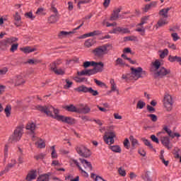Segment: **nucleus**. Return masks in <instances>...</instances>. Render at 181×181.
Segmentation results:
<instances>
[{"label":"nucleus","mask_w":181,"mask_h":181,"mask_svg":"<svg viewBox=\"0 0 181 181\" xmlns=\"http://www.w3.org/2000/svg\"><path fill=\"white\" fill-rule=\"evenodd\" d=\"M36 108L38 111H40V112H44L47 117H51V118L57 119V117H63V115H59V109H56L53 106L37 105Z\"/></svg>","instance_id":"nucleus-1"},{"label":"nucleus","mask_w":181,"mask_h":181,"mask_svg":"<svg viewBox=\"0 0 181 181\" xmlns=\"http://www.w3.org/2000/svg\"><path fill=\"white\" fill-rule=\"evenodd\" d=\"M110 50H112V45L105 44L95 48L93 50V53L96 57H103V56L107 54Z\"/></svg>","instance_id":"nucleus-2"},{"label":"nucleus","mask_w":181,"mask_h":181,"mask_svg":"<svg viewBox=\"0 0 181 181\" xmlns=\"http://www.w3.org/2000/svg\"><path fill=\"white\" fill-rule=\"evenodd\" d=\"M131 70V76H132V80H138L139 78H144L145 76H146L147 72L146 71H144L142 67H137V68H134L132 67L130 68Z\"/></svg>","instance_id":"nucleus-3"},{"label":"nucleus","mask_w":181,"mask_h":181,"mask_svg":"<svg viewBox=\"0 0 181 181\" xmlns=\"http://www.w3.org/2000/svg\"><path fill=\"white\" fill-rule=\"evenodd\" d=\"M76 151L78 155H79V156H82V158H90L91 156V151L84 145L77 146L76 147Z\"/></svg>","instance_id":"nucleus-4"},{"label":"nucleus","mask_w":181,"mask_h":181,"mask_svg":"<svg viewBox=\"0 0 181 181\" xmlns=\"http://www.w3.org/2000/svg\"><path fill=\"white\" fill-rule=\"evenodd\" d=\"M22 135H23V129L22 127H18L14 130L13 134L10 136V139L12 142H18L21 141Z\"/></svg>","instance_id":"nucleus-5"},{"label":"nucleus","mask_w":181,"mask_h":181,"mask_svg":"<svg viewBox=\"0 0 181 181\" xmlns=\"http://www.w3.org/2000/svg\"><path fill=\"white\" fill-rule=\"evenodd\" d=\"M163 105L167 111H172L173 108V98L169 94L164 95Z\"/></svg>","instance_id":"nucleus-6"},{"label":"nucleus","mask_w":181,"mask_h":181,"mask_svg":"<svg viewBox=\"0 0 181 181\" xmlns=\"http://www.w3.org/2000/svg\"><path fill=\"white\" fill-rule=\"evenodd\" d=\"M114 138H115V133L114 132H106L103 136V139L107 145H112L114 144Z\"/></svg>","instance_id":"nucleus-7"},{"label":"nucleus","mask_w":181,"mask_h":181,"mask_svg":"<svg viewBox=\"0 0 181 181\" xmlns=\"http://www.w3.org/2000/svg\"><path fill=\"white\" fill-rule=\"evenodd\" d=\"M57 121H62V122H64L65 124H68V125H74L76 124V119L71 117H65V116H58Z\"/></svg>","instance_id":"nucleus-8"},{"label":"nucleus","mask_w":181,"mask_h":181,"mask_svg":"<svg viewBox=\"0 0 181 181\" xmlns=\"http://www.w3.org/2000/svg\"><path fill=\"white\" fill-rule=\"evenodd\" d=\"M83 25H84V23H82L79 26H78L77 28H74L73 30V31H69V32L61 31L58 34V37L59 39H64V37H67L69 36V35H73V33H76V30H78V29H80L83 26Z\"/></svg>","instance_id":"nucleus-9"},{"label":"nucleus","mask_w":181,"mask_h":181,"mask_svg":"<svg viewBox=\"0 0 181 181\" xmlns=\"http://www.w3.org/2000/svg\"><path fill=\"white\" fill-rule=\"evenodd\" d=\"M25 129L28 131H30V132L33 134L32 140L35 141L36 138V134L35 133V129H36V124L33 122H29L27 124Z\"/></svg>","instance_id":"nucleus-10"},{"label":"nucleus","mask_w":181,"mask_h":181,"mask_svg":"<svg viewBox=\"0 0 181 181\" xmlns=\"http://www.w3.org/2000/svg\"><path fill=\"white\" fill-rule=\"evenodd\" d=\"M168 74H170V69H168L165 67H160L156 73V76L157 77H160V78L165 77V76H168Z\"/></svg>","instance_id":"nucleus-11"},{"label":"nucleus","mask_w":181,"mask_h":181,"mask_svg":"<svg viewBox=\"0 0 181 181\" xmlns=\"http://www.w3.org/2000/svg\"><path fill=\"white\" fill-rule=\"evenodd\" d=\"M94 67L92 70L93 71V74H97V73H101L104 70V63L103 62H96V64L95 66H93Z\"/></svg>","instance_id":"nucleus-12"},{"label":"nucleus","mask_w":181,"mask_h":181,"mask_svg":"<svg viewBox=\"0 0 181 181\" xmlns=\"http://www.w3.org/2000/svg\"><path fill=\"white\" fill-rule=\"evenodd\" d=\"M102 33H103L100 30H94L93 32L79 36L78 39H86V37H91L93 36H99V35H101Z\"/></svg>","instance_id":"nucleus-13"},{"label":"nucleus","mask_w":181,"mask_h":181,"mask_svg":"<svg viewBox=\"0 0 181 181\" xmlns=\"http://www.w3.org/2000/svg\"><path fill=\"white\" fill-rule=\"evenodd\" d=\"M37 177V170H31L27 175L25 177L26 181H33L35 180Z\"/></svg>","instance_id":"nucleus-14"},{"label":"nucleus","mask_w":181,"mask_h":181,"mask_svg":"<svg viewBox=\"0 0 181 181\" xmlns=\"http://www.w3.org/2000/svg\"><path fill=\"white\" fill-rule=\"evenodd\" d=\"M9 46H11V44L9 43V41H8L7 38L0 41V49L3 52H6L9 48Z\"/></svg>","instance_id":"nucleus-15"},{"label":"nucleus","mask_w":181,"mask_h":181,"mask_svg":"<svg viewBox=\"0 0 181 181\" xmlns=\"http://www.w3.org/2000/svg\"><path fill=\"white\" fill-rule=\"evenodd\" d=\"M161 144L163 146H165L167 149H172V146H170V139L168 136L162 137Z\"/></svg>","instance_id":"nucleus-16"},{"label":"nucleus","mask_w":181,"mask_h":181,"mask_svg":"<svg viewBox=\"0 0 181 181\" xmlns=\"http://www.w3.org/2000/svg\"><path fill=\"white\" fill-rule=\"evenodd\" d=\"M13 16L15 21L14 25L17 28H19V26H21V23H22V18L21 17V15L18 12H16Z\"/></svg>","instance_id":"nucleus-17"},{"label":"nucleus","mask_w":181,"mask_h":181,"mask_svg":"<svg viewBox=\"0 0 181 181\" xmlns=\"http://www.w3.org/2000/svg\"><path fill=\"white\" fill-rule=\"evenodd\" d=\"M50 176H52V173L41 174L37 178V181H49L50 180Z\"/></svg>","instance_id":"nucleus-18"},{"label":"nucleus","mask_w":181,"mask_h":181,"mask_svg":"<svg viewBox=\"0 0 181 181\" xmlns=\"http://www.w3.org/2000/svg\"><path fill=\"white\" fill-rule=\"evenodd\" d=\"M79 160L82 163L85 169H89V170H93V165H91V163L88 162L84 158H79Z\"/></svg>","instance_id":"nucleus-19"},{"label":"nucleus","mask_w":181,"mask_h":181,"mask_svg":"<svg viewBox=\"0 0 181 181\" xmlns=\"http://www.w3.org/2000/svg\"><path fill=\"white\" fill-rule=\"evenodd\" d=\"M119 12H121V8H115L113 10V13H112L110 21H117L118 18H119Z\"/></svg>","instance_id":"nucleus-20"},{"label":"nucleus","mask_w":181,"mask_h":181,"mask_svg":"<svg viewBox=\"0 0 181 181\" xmlns=\"http://www.w3.org/2000/svg\"><path fill=\"white\" fill-rule=\"evenodd\" d=\"M64 110L66 111H68V112H76L78 114V108H77L74 105H69L64 107Z\"/></svg>","instance_id":"nucleus-21"},{"label":"nucleus","mask_w":181,"mask_h":181,"mask_svg":"<svg viewBox=\"0 0 181 181\" xmlns=\"http://www.w3.org/2000/svg\"><path fill=\"white\" fill-rule=\"evenodd\" d=\"M78 114H89L91 112V108L88 105H85L84 107L78 108Z\"/></svg>","instance_id":"nucleus-22"},{"label":"nucleus","mask_w":181,"mask_h":181,"mask_svg":"<svg viewBox=\"0 0 181 181\" xmlns=\"http://www.w3.org/2000/svg\"><path fill=\"white\" fill-rule=\"evenodd\" d=\"M170 11V8H163L159 11V16L168 19V13Z\"/></svg>","instance_id":"nucleus-23"},{"label":"nucleus","mask_w":181,"mask_h":181,"mask_svg":"<svg viewBox=\"0 0 181 181\" xmlns=\"http://www.w3.org/2000/svg\"><path fill=\"white\" fill-rule=\"evenodd\" d=\"M168 60L170 62V63H174V62H177V63H179L181 66V57L178 56H172L170 55L168 57Z\"/></svg>","instance_id":"nucleus-24"},{"label":"nucleus","mask_w":181,"mask_h":181,"mask_svg":"<svg viewBox=\"0 0 181 181\" xmlns=\"http://www.w3.org/2000/svg\"><path fill=\"white\" fill-rule=\"evenodd\" d=\"M78 76H93L94 75V71L92 69L83 70L78 72Z\"/></svg>","instance_id":"nucleus-25"},{"label":"nucleus","mask_w":181,"mask_h":181,"mask_svg":"<svg viewBox=\"0 0 181 181\" xmlns=\"http://www.w3.org/2000/svg\"><path fill=\"white\" fill-rule=\"evenodd\" d=\"M94 45H95V40L93 38L88 39L84 42L85 47H88V48H90L92 46H94Z\"/></svg>","instance_id":"nucleus-26"},{"label":"nucleus","mask_w":181,"mask_h":181,"mask_svg":"<svg viewBox=\"0 0 181 181\" xmlns=\"http://www.w3.org/2000/svg\"><path fill=\"white\" fill-rule=\"evenodd\" d=\"M26 83V81L22 77V76H18L16 78L15 86H23V84H25Z\"/></svg>","instance_id":"nucleus-27"},{"label":"nucleus","mask_w":181,"mask_h":181,"mask_svg":"<svg viewBox=\"0 0 181 181\" xmlns=\"http://www.w3.org/2000/svg\"><path fill=\"white\" fill-rule=\"evenodd\" d=\"M156 1L151 2L149 4H146L144 8H142L143 12L146 13L148 11H149L152 7L155 6L156 5Z\"/></svg>","instance_id":"nucleus-28"},{"label":"nucleus","mask_w":181,"mask_h":181,"mask_svg":"<svg viewBox=\"0 0 181 181\" xmlns=\"http://www.w3.org/2000/svg\"><path fill=\"white\" fill-rule=\"evenodd\" d=\"M20 49L21 52H23L25 53V54H28L29 53L36 52V49L35 48H32L30 47H22Z\"/></svg>","instance_id":"nucleus-29"},{"label":"nucleus","mask_w":181,"mask_h":181,"mask_svg":"<svg viewBox=\"0 0 181 181\" xmlns=\"http://www.w3.org/2000/svg\"><path fill=\"white\" fill-rule=\"evenodd\" d=\"M59 21V16L58 15H51L49 18H48V23L53 24V23H56V22H57Z\"/></svg>","instance_id":"nucleus-30"},{"label":"nucleus","mask_w":181,"mask_h":181,"mask_svg":"<svg viewBox=\"0 0 181 181\" xmlns=\"http://www.w3.org/2000/svg\"><path fill=\"white\" fill-rule=\"evenodd\" d=\"M35 145L37 146V148H40V149L46 148V143L42 139H39L38 141L35 142Z\"/></svg>","instance_id":"nucleus-31"},{"label":"nucleus","mask_w":181,"mask_h":181,"mask_svg":"<svg viewBox=\"0 0 181 181\" xmlns=\"http://www.w3.org/2000/svg\"><path fill=\"white\" fill-rule=\"evenodd\" d=\"M115 66H119V67H124L125 62H124L122 58H117L115 62Z\"/></svg>","instance_id":"nucleus-32"},{"label":"nucleus","mask_w":181,"mask_h":181,"mask_svg":"<svg viewBox=\"0 0 181 181\" xmlns=\"http://www.w3.org/2000/svg\"><path fill=\"white\" fill-rule=\"evenodd\" d=\"M76 91L78 93H89L90 92V88H87V86L83 85L79 86L77 89Z\"/></svg>","instance_id":"nucleus-33"},{"label":"nucleus","mask_w":181,"mask_h":181,"mask_svg":"<svg viewBox=\"0 0 181 181\" xmlns=\"http://www.w3.org/2000/svg\"><path fill=\"white\" fill-rule=\"evenodd\" d=\"M110 83L111 85V91H117V94L119 93V90L117 89V84L114 79H110Z\"/></svg>","instance_id":"nucleus-34"},{"label":"nucleus","mask_w":181,"mask_h":181,"mask_svg":"<svg viewBox=\"0 0 181 181\" xmlns=\"http://www.w3.org/2000/svg\"><path fill=\"white\" fill-rule=\"evenodd\" d=\"M95 64H97V62L92 61V62H89V61H86L85 62H83V67L84 69H87L88 67H90V66H95Z\"/></svg>","instance_id":"nucleus-35"},{"label":"nucleus","mask_w":181,"mask_h":181,"mask_svg":"<svg viewBox=\"0 0 181 181\" xmlns=\"http://www.w3.org/2000/svg\"><path fill=\"white\" fill-rule=\"evenodd\" d=\"M73 163H74V165L77 166V168H78L81 173H85L86 176H88L87 172H86L84 170H83V168H81V166H80V163H78V161H77V160H73Z\"/></svg>","instance_id":"nucleus-36"},{"label":"nucleus","mask_w":181,"mask_h":181,"mask_svg":"<svg viewBox=\"0 0 181 181\" xmlns=\"http://www.w3.org/2000/svg\"><path fill=\"white\" fill-rule=\"evenodd\" d=\"M148 20H149V16H144V17L141 18V23H139L137 25V26H144V25H145V23H147L146 21H148Z\"/></svg>","instance_id":"nucleus-37"},{"label":"nucleus","mask_w":181,"mask_h":181,"mask_svg":"<svg viewBox=\"0 0 181 181\" xmlns=\"http://www.w3.org/2000/svg\"><path fill=\"white\" fill-rule=\"evenodd\" d=\"M11 111H12V106H11V105H6V108L4 109L6 117H11Z\"/></svg>","instance_id":"nucleus-38"},{"label":"nucleus","mask_w":181,"mask_h":181,"mask_svg":"<svg viewBox=\"0 0 181 181\" xmlns=\"http://www.w3.org/2000/svg\"><path fill=\"white\" fill-rule=\"evenodd\" d=\"M129 140L131 141L132 148H135V146H136V145H138V140L134 138V136H130Z\"/></svg>","instance_id":"nucleus-39"},{"label":"nucleus","mask_w":181,"mask_h":181,"mask_svg":"<svg viewBox=\"0 0 181 181\" xmlns=\"http://www.w3.org/2000/svg\"><path fill=\"white\" fill-rule=\"evenodd\" d=\"M35 13L36 15L45 16V15H46V10L44 8H38Z\"/></svg>","instance_id":"nucleus-40"},{"label":"nucleus","mask_w":181,"mask_h":181,"mask_svg":"<svg viewBox=\"0 0 181 181\" xmlns=\"http://www.w3.org/2000/svg\"><path fill=\"white\" fill-rule=\"evenodd\" d=\"M141 140L143 141L146 146H148L150 149H153V146L152 145V144H151V141H149V140L146 139L145 138H142Z\"/></svg>","instance_id":"nucleus-41"},{"label":"nucleus","mask_w":181,"mask_h":181,"mask_svg":"<svg viewBox=\"0 0 181 181\" xmlns=\"http://www.w3.org/2000/svg\"><path fill=\"white\" fill-rule=\"evenodd\" d=\"M110 149L112 151V152H115L116 153H121V147H119V146H111Z\"/></svg>","instance_id":"nucleus-42"},{"label":"nucleus","mask_w":181,"mask_h":181,"mask_svg":"<svg viewBox=\"0 0 181 181\" xmlns=\"http://www.w3.org/2000/svg\"><path fill=\"white\" fill-rule=\"evenodd\" d=\"M18 47H19V44H18V43L12 44L11 47L10 48V52L11 53H15V52H16V50H18Z\"/></svg>","instance_id":"nucleus-43"},{"label":"nucleus","mask_w":181,"mask_h":181,"mask_svg":"<svg viewBox=\"0 0 181 181\" xmlns=\"http://www.w3.org/2000/svg\"><path fill=\"white\" fill-rule=\"evenodd\" d=\"M158 25L159 28H160L162 26H165V25H168V21H166V19H165V18H161L158 21Z\"/></svg>","instance_id":"nucleus-44"},{"label":"nucleus","mask_w":181,"mask_h":181,"mask_svg":"<svg viewBox=\"0 0 181 181\" xmlns=\"http://www.w3.org/2000/svg\"><path fill=\"white\" fill-rule=\"evenodd\" d=\"M145 105H146V103H145V102L142 100H139L136 105V108H139V110H142V108H144Z\"/></svg>","instance_id":"nucleus-45"},{"label":"nucleus","mask_w":181,"mask_h":181,"mask_svg":"<svg viewBox=\"0 0 181 181\" xmlns=\"http://www.w3.org/2000/svg\"><path fill=\"white\" fill-rule=\"evenodd\" d=\"M138 39L136 37L132 35V36H127L124 37V40L127 42H135Z\"/></svg>","instance_id":"nucleus-46"},{"label":"nucleus","mask_w":181,"mask_h":181,"mask_svg":"<svg viewBox=\"0 0 181 181\" xmlns=\"http://www.w3.org/2000/svg\"><path fill=\"white\" fill-rule=\"evenodd\" d=\"M152 64L156 69V70H159V69L160 68V62H159V60L158 59L153 62Z\"/></svg>","instance_id":"nucleus-47"},{"label":"nucleus","mask_w":181,"mask_h":181,"mask_svg":"<svg viewBox=\"0 0 181 181\" xmlns=\"http://www.w3.org/2000/svg\"><path fill=\"white\" fill-rule=\"evenodd\" d=\"M168 54H169V50H168V49H165L160 54V59H165V57L168 56Z\"/></svg>","instance_id":"nucleus-48"},{"label":"nucleus","mask_w":181,"mask_h":181,"mask_svg":"<svg viewBox=\"0 0 181 181\" xmlns=\"http://www.w3.org/2000/svg\"><path fill=\"white\" fill-rule=\"evenodd\" d=\"M51 149H52V153H51V156H52V159H57V153H56V149L54 148V146H52L51 147Z\"/></svg>","instance_id":"nucleus-49"},{"label":"nucleus","mask_w":181,"mask_h":181,"mask_svg":"<svg viewBox=\"0 0 181 181\" xmlns=\"http://www.w3.org/2000/svg\"><path fill=\"white\" fill-rule=\"evenodd\" d=\"M54 73L55 74H57V76H63L64 75V70L62 69H56Z\"/></svg>","instance_id":"nucleus-50"},{"label":"nucleus","mask_w":181,"mask_h":181,"mask_svg":"<svg viewBox=\"0 0 181 181\" xmlns=\"http://www.w3.org/2000/svg\"><path fill=\"white\" fill-rule=\"evenodd\" d=\"M123 144L124 148H126V149H129L131 146V144L129 143V140L128 139H124Z\"/></svg>","instance_id":"nucleus-51"},{"label":"nucleus","mask_w":181,"mask_h":181,"mask_svg":"<svg viewBox=\"0 0 181 181\" xmlns=\"http://www.w3.org/2000/svg\"><path fill=\"white\" fill-rule=\"evenodd\" d=\"M6 39L8 43H10V45H12V43H15V42H18V37H11Z\"/></svg>","instance_id":"nucleus-52"},{"label":"nucleus","mask_w":181,"mask_h":181,"mask_svg":"<svg viewBox=\"0 0 181 181\" xmlns=\"http://www.w3.org/2000/svg\"><path fill=\"white\" fill-rule=\"evenodd\" d=\"M147 117L151 118V121H153V122H156L158 121V116H156L154 114L148 115Z\"/></svg>","instance_id":"nucleus-53"},{"label":"nucleus","mask_w":181,"mask_h":181,"mask_svg":"<svg viewBox=\"0 0 181 181\" xmlns=\"http://www.w3.org/2000/svg\"><path fill=\"white\" fill-rule=\"evenodd\" d=\"M27 63H28V64H37L39 63H40V60H37V59H28Z\"/></svg>","instance_id":"nucleus-54"},{"label":"nucleus","mask_w":181,"mask_h":181,"mask_svg":"<svg viewBox=\"0 0 181 181\" xmlns=\"http://www.w3.org/2000/svg\"><path fill=\"white\" fill-rule=\"evenodd\" d=\"M171 37H173V40L174 42H177V40H179V39H180V37H179V35L176 33H172Z\"/></svg>","instance_id":"nucleus-55"},{"label":"nucleus","mask_w":181,"mask_h":181,"mask_svg":"<svg viewBox=\"0 0 181 181\" xmlns=\"http://www.w3.org/2000/svg\"><path fill=\"white\" fill-rule=\"evenodd\" d=\"M110 33H114L115 35L121 33V27H117L114 28L112 31L110 32Z\"/></svg>","instance_id":"nucleus-56"},{"label":"nucleus","mask_w":181,"mask_h":181,"mask_svg":"<svg viewBox=\"0 0 181 181\" xmlns=\"http://www.w3.org/2000/svg\"><path fill=\"white\" fill-rule=\"evenodd\" d=\"M25 18H28L29 19H32V21H33V19H35V17H33V13L32 12H28L25 13Z\"/></svg>","instance_id":"nucleus-57"},{"label":"nucleus","mask_w":181,"mask_h":181,"mask_svg":"<svg viewBox=\"0 0 181 181\" xmlns=\"http://www.w3.org/2000/svg\"><path fill=\"white\" fill-rule=\"evenodd\" d=\"M16 165V160L12 159L11 163H8L7 166L10 168L12 169L15 165Z\"/></svg>","instance_id":"nucleus-58"},{"label":"nucleus","mask_w":181,"mask_h":181,"mask_svg":"<svg viewBox=\"0 0 181 181\" xmlns=\"http://www.w3.org/2000/svg\"><path fill=\"white\" fill-rule=\"evenodd\" d=\"M88 93L89 94H91L93 96L98 95V91L94 90L93 88H90Z\"/></svg>","instance_id":"nucleus-59"},{"label":"nucleus","mask_w":181,"mask_h":181,"mask_svg":"<svg viewBox=\"0 0 181 181\" xmlns=\"http://www.w3.org/2000/svg\"><path fill=\"white\" fill-rule=\"evenodd\" d=\"M119 172V175H120V176H127V172H125V170L122 169V168H119L118 170Z\"/></svg>","instance_id":"nucleus-60"},{"label":"nucleus","mask_w":181,"mask_h":181,"mask_svg":"<svg viewBox=\"0 0 181 181\" xmlns=\"http://www.w3.org/2000/svg\"><path fill=\"white\" fill-rule=\"evenodd\" d=\"M164 131L168 134V136H172V130H170L169 128H168V126H165L163 127Z\"/></svg>","instance_id":"nucleus-61"},{"label":"nucleus","mask_w":181,"mask_h":181,"mask_svg":"<svg viewBox=\"0 0 181 181\" xmlns=\"http://www.w3.org/2000/svg\"><path fill=\"white\" fill-rule=\"evenodd\" d=\"M66 85L64 86V88H70L73 86V82L70 81L69 79H66Z\"/></svg>","instance_id":"nucleus-62"},{"label":"nucleus","mask_w":181,"mask_h":181,"mask_svg":"<svg viewBox=\"0 0 181 181\" xmlns=\"http://www.w3.org/2000/svg\"><path fill=\"white\" fill-rule=\"evenodd\" d=\"M120 33H131V30L128 28L120 27Z\"/></svg>","instance_id":"nucleus-63"},{"label":"nucleus","mask_w":181,"mask_h":181,"mask_svg":"<svg viewBox=\"0 0 181 181\" xmlns=\"http://www.w3.org/2000/svg\"><path fill=\"white\" fill-rule=\"evenodd\" d=\"M50 67H51L52 71H54L57 69V65L56 63H54V62L51 63Z\"/></svg>","instance_id":"nucleus-64"}]
</instances>
